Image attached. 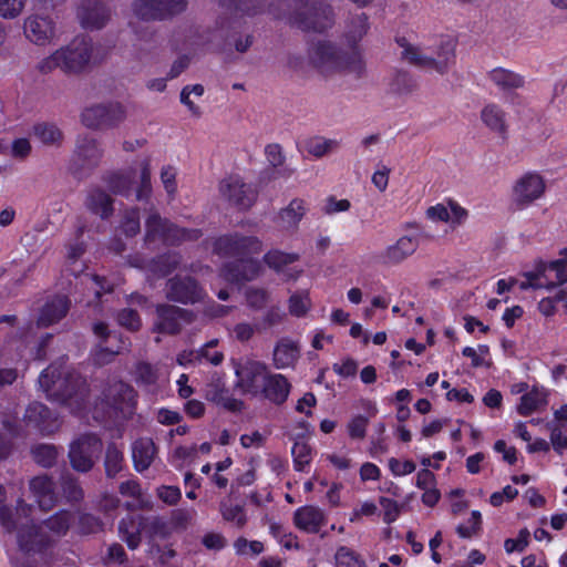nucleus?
I'll use <instances>...</instances> for the list:
<instances>
[{"instance_id":"1","label":"nucleus","mask_w":567,"mask_h":567,"mask_svg":"<svg viewBox=\"0 0 567 567\" xmlns=\"http://www.w3.org/2000/svg\"><path fill=\"white\" fill-rule=\"evenodd\" d=\"M32 506L23 499L17 503L16 513L7 506H0V524L9 533L17 532L19 547L25 551H41L55 538L66 535L74 515L69 511H59L43 522L42 526L30 524Z\"/></svg>"},{"instance_id":"2","label":"nucleus","mask_w":567,"mask_h":567,"mask_svg":"<svg viewBox=\"0 0 567 567\" xmlns=\"http://www.w3.org/2000/svg\"><path fill=\"white\" fill-rule=\"evenodd\" d=\"M308 55L310 63L324 75L340 73L361 79L367 72L360 49L343 52L333 42L318 41L311 45Z\"/></svg>"},{"instance_id":"3","label":"nucleus","mask_w":567,"mask_h":567,"mask_svg":"<svg viewBox=\"0 0 567 567\" xmlns=\"http://www.w3.org/2000/svg\"><path fill=\"white\" fill-rule=\"evenodd\" d=\"M39 385L50 400L72 405L84 401L86 395V382L75 371L68 369L62 363H53L39 377Z\"/></svg>"},{"instance_id":"4","label":"nucleus","mask_w":567,"mask_h":567,"mask_svg":"<svg viewBox=\"0 0 567 567\" xmlns=\"http://www.w3.org/2000/svg\"><path fill=\"white\" fill-rule=\"evenodd\" d=\"M92 55V41L85 37H76L66 45L40 60L37 70L41 74H50L58 69L65 74H80L90 66Z\"/></svg>"},{"instance_id":"5","label":"nucleus","mask_w":567,"mask_h":567,"mask_svg":"<svg viewBox=\"0 0 567 567\" xmlns=\"http://www.w3.org/2000/svg\"><path fill=\"white\" fill-rule=\"evenodd\" d=\"M136 396V391L133 386L122 381H116L104 389L101 405L110 420L127 419L135 411Z\"/></svg>"},{"instance_id":"6","label":"nucleus","mask_w":567,"mask_h":567,"mask_svg":"<svg viewBox=\"0 0 567 567\" xmlns=\"http://www.w3.org/2000/svg\"><path fill=\"white\" fill-rule=\"evenodd\" d=\"M145 227L147 243L161 240L168 245H176L186 240H197L202 237L200 230L179 228L163 219L156 212L150 214Z\"/></svg>"},{"instance_id":"7","label":"nucleus","mask_w":567,"mask_h":567,"mask_svg":"<svg viewBox=\"0 0 567 567\" xmlns=\"http://www.w3.org/2000/svg\"><path fill=\"white\" fill-rule=\"evenodd\" d=\"M126 116V107L123 104L109 102L86 107L81 114V120L86 127L97 130L116 127Z\"/></svg>"},{"instance_id":"8","label":"nucleus","mask_w":567,"mask_h":567,"mask_svg":"<svg viewBox=\"0 0 567 567\" xmlns=\"http://www.w3.org/2000/svg\"><path fill=\"white\" fill-rule=\"evenodd\" d=\"M102 441L93 435L85 434L73 441L69 450L72 467L78 472H89L102 452Z\"/></svg>"},{"instance_id":"9","label":"nucleus","mask_w":567,"mask_h":567,"mask_svg":"<svg viewBox=\"0 0 567 567\" xmlns=\"http://www.w3.org/2000/svg\"><path fill=\"white\" fill-rule=\"evenodd\" d=\"M290 21L302 30L322 32L333 24V12L327 4H305L297 8Z\"/></svg>"},{"instance_id":"10","label":"nucleus","mask_w":567,"mask_h":567,"mask_svg":"<svg viewBox=\"0 0 567 567\" xmlns=\"http://www.w3.org/2000/svg\"><path fill=\"white\" fill-rule=\"evenodd\" d=\"M102 156L103 151L94 138L80 136L71 158L70 169L74 175L82 177L100 164Z\"/></svg>"},{"instance_id":"11","label":"nucleus","mask_w":567,"mask_h":567,"mask_svg":"<svg viewBox=\"0 0 567 567\" xmlns=\"http://www.w3.org/2000/svg\"><path fill=\"white\" fill-rule=\"evenodd\" d=\"M261 249L262 244L255 236L225 235L217 238L214 243V251L216 254L240 257V259L252 254H259Z\"/></svg>"},{"instance_id":"12","label":"nucleus","mask_w":567,"mask_h":567,"mask_svg":"<svg viewBox=\"0 0 567 567\" xmlns=\"http://www.w3.org/2000/svg\"><path fill=\"white\" fill-rule=\"evenodd\" d=\"M219 192L230 205L243 210L250 208L257 198V192L252 186L237 175L224 178L219 183Z\"/></svg>"},{"instance_id":"13","label":"nucleus","mask_w":567,"mask_h":567,"mask_svg":"<svg viewBox=\"0 0 567 567\" xmlns=\"http://www.w3.org/2000/svg\"><path fill=\"white\" fill-rule=\"evenodd\" d=\"M235 373L238 378L237 386L246 393L258 394L269 370L266 363L247 359L236 365Z\"/></svg>"},{"instance_id":"14","label":"nucleus","mask_w":567,"mask_h":567,"mask_svg":"<svg viewBox=\"0 0 567 567\" xmlns=\"http://www.w3.org/2000/svg\"><path fill=\"white\" fill-rule=\"evenodd\" d=\"M204 296L203 288L189 276H175L166 284V297L175 302L195 303L200 301Z\"/></svg>"},{"instance_id":"15","label":"nucleus","mask_w":567,"mask_h":567,"mask_svg":"<svg viewBox=\"0 0 567 567\" xmlns=\"http://www.w3.org/2000/svg\"><path fill=\"white\" fill-rule=\"evenodd\" d=\"M156 315L154 330L165 334H176L181 331L183 323L192 321L189 311L172 305H158Z\"/></svg>"},{"instance_id":"16","label":"nucleus","mask_w":567,"mask_h":567,"mask_svg":"<svg viewBox=\"0 0 567 567\" xmlns=\"http://www.w3.org/2000/svg\"><path fill=\"white\" fill-rule=\"evenodd\" d=\"M545 181L537 173H526L514 185V203L523 208L540 198L545 193Z\"/></svg>"},{"instance_id":"17","label":"nucleus","mask_w":567,"mask_h":567,"mask_svg":"<svg viewBox=\"0 0 567 567\" xmlns=\"http://www.w3.org/2000/svg\"><path fill=\"white\" fill-rule=\"evenodd\" d=\"M23 33L33 44L44 47L54 40L55 25L49 17L31 14L24 20Z\"/></svg>"},{"instance_id":"18","label":"nucleus","mask_w":567,"mask_h":567,"mask_svg":"<svg viewBox=\"0 0 567 567\" xmlns=\"http://www.w3.org/2000/svg\"><path fill=\"white\" fill-rule=\"evenodd\" d=\"M300 355V343L289 337H282L274 347L272 365L278 370L295 369Z\"/></svg>"},{"instance_id":"19","label":"nucleus","mask_w":567,"mask_h":567,"mask_svg":"<svg viewBox=\"0 0 567 567\" xmlns=\"http://www.w3.org/2000/svg\"><path fill=\"white\" fill-rule=\"evenodd\" d=\"M134 381L146 392L157 394L165 385L167 379L158 365L142 361L135 365Z\"/></svg>"},{"instance_id":"20","label":"nucleus","mask_w":567,"mask_h":567,"mask_svg":"<svg viewBox=\"0 0 567 567\" xmlns=\"http://www.w3.org/2000/svg\"><path fill=\"white\" fill-rule=\"evenodd\" d=\"M293 523L302 532L317 534L327 524V516L321 508L306 505L296 509Z\"/></svg>"},{"instance_id":"21","label":"nucleus","mask_w":567,"mask_h":567,"mask_svg":"<svg viewBox=\"0 0 567 567\" xmlns=\"http://www.w3.org/2000/svg\"><path fill=\"white\" fill-rule=\"evenodd\" d=\"M419 247V240L412 236H401L394 244L388 246L381 254L384 265H399L412 256Z\"/></svg>"},{"instance_id":"22","label":"nucleus","mask_w":567,"mask_h":567,"mask_svg":"<svg viewBox=\"0 0 567 567\" xmlns=\"http://www.w3.org/2000/svg\"><path fill=\"white\" fill-rule=\"evenodd\" d=\"M29 488L34 502L42 511H50L56 504L54 483L48 475L33 477L29 483Z\"/></svg>"},{"instance_id":"23","label":"nucleus","mask_w":567,"mask_h":567,"mask_svg":"<svg viewBox=\"0 0 567 567\" xmlns=\"http://www.w3.org/2000/svg\"><path fill=\"white\" fill-rule=\"evenodd\" d=\"M70 309V300L65 296H55L49 299L40 309L37 320L38 327L47 328L64 318Z\"/></svg>"},{"instance_id":"24","label":"nucleus","mask_w":567,"mask_h":567,"mask_svg":"<svg viewBox=\"0 0 567 567\" xmlns=\"http://www.w3.org/2000/svg\"><path fill=\"white\" fill-rule=\"evenodd\" d=\"M260 271V264L251 258H241L236 262H230L224 266L223 276L226 280L231 282H239L244 280L255 279Z\"/></svg>"},{"instance_id":"25","label":"nucleus","mask_w":567,"mask_h":567,"mask_svg":"<svg viewBox=\"0 0 567 567\" xmlns=\"http://www.w3.org/2000/svg\"><path fill=\"white\" fill-rule=\"evenodd\" d=\"M290 388L291 385L285 375L269 372L260 393L271 402L281 404L287 400Z\"/></svg>"},{"instance_id":"26","label":"nucleus","mask_w":567,"mask_h":567,"mask_svg":"<svg viewBox=\"0 0 567 567\" xmlns=\"http://www.w3.org/2000/svg\"><path fill=\"white\" fill-rule=\"evenodd\" d=\"M396 43L402 49V60L420 69L433 70V56L427 54L423 48L410 43L405 38L396 39Z\"/></svg>"},{"instance_id":"27","label":"nucleus","mask_w":567,"mask_h":567,"mask_svg":"<svg viewBox=\"0 0 567 567\" xmlns=\"http://www.w3.org/2000/svg\"><path fill=\"white\" fill-rule=\"evenodd\" d=\"M156 456V447L151 439L142 437L132 445V457L137 472L147 470Z\"/></svg>"},{"instance_id":"28","label":"nucleus","mask_w":567,"mask_h":567,"mask_svg":"<svg viewBox=\"0 0 567 567\" xmlns=\"http://www.w3.org/2000/svg\"><path fill=\"white\" fill-rule=\"evenodd\" d=\"M79 18L84 28L101 29L109 20L110 13L104 4L95 1L92 6H82L79 10Z\"/></svg>"},{"instance_id":"29","label":"nucleus","mask_w":567,"mask_h":567,"mask_svg":"<svg viewBox=\"0 0 567 567\" xmlns=\"http://www.w3.org/2000/svg\"><path fill=\"white\" fill-rule=\"evenodd\" d=\"M142 516L128 515L118 523V534L130 549H136L141 544Z\"/></svg>"},{"instance_id":"30","label":"nucleus","mask_w":567,"mask_h":567,"mask_svg":"<svg viewBox=\"0 0 567 567\" xmlns=\"http://www.w3.org/2000/svg\"><path fill=\"white\" fill-rule=\"evenodd\" d=\"M298 259L299 255L287 254L280 250H271L264 256L265 262L277 272H284L287 279H296L298 277L300 271L290 268L287 270L285 269Z\"/></svg>"},{"instance_id":"31","label":"nucleus","mask_w":567,"mask_h":567,"mask_svg":"<svg viewBox=\"0 0 567 567\" xmlns=\"http://www.w3.org/2000/svg\"><path fill=\"white\" fill-rule=\"evenodd\" d=\"M85 206L101 218H109L113 214V199L101 188H93L89 192Z\"/></svg>"},{"instance_id":"32","label":"nucleus","mask_w":567,"mask_h":567,"mask_svg":"<svg viewBox=\"0 0 567 567\" xmlns=\"http://www.w3.org/2000/svg\"><path fill=\"white\" fill-rule=\"evenodd\" d=\"M369 22L368 16L365 13H358L351 16L347 23L343 37L347 43L352 48V50L358 49L357 44L363 39V37L368 33Z\"/></svg>"},{"instance_id":"33","label":"nucleus","mask_w":567,"mask_h":567,"mask_svg":"<svg viewBox=\"0 0 567 567\" xmlns=\"http://www.w3.org/2000/svg\"><path fill=\"white\" fill-rule=\"evenodd\" d=\"M548 403L547 392L543 388L534 386L529 392L520 398L517 406L518 414L528 416L538 409L545 408Z\"/></svg>"},{"instance_id":"34","label":"nucleus","mask_w":567,"mask_h":567,"mask_svg":"<svg viewBox=\"0 0 567 567\" xmlns=\"http://www.w3.org/2000/svg\"><path fill=\"white\" fill-rule=\"evenodd\" d=\"M488 79L502 91L516 90L522 87L525 83L522 75L503 68L493 69L488 73Z\"/></svg>"},{"instance_id":"35","label":"nucleus","mask_w":567,"mask_h":567,"mask_svg":"<svg viewBox=\"0 0 567 567\" xmlns=\"http://www.w3.org/2000/svg\"><path fill=\"white\" fill-rule=\"evenodd\" d=\"M206 398L231 412L240 411L244 405L243 401L229 395L228 390L220 383L209 384Z\"/></svg>"},{"instance_id":"36","label":"nucleus","mask_w":567,"mask_h":567,"mask_svg":"<svg viewBox=\"0 0 567 567\" xmlns=\"http://www.w3.org/2000/svg\"><path fill=\"white\" fill-rule=\"evenodd\" d=\"M455 42L453 40L441 41L435 54H433V71L444 74L455 59Z\"/></svg>"},{"instance_id":"37","label":"nucleus","mask_w":567,"mask_h":567,"mask_svg":"<svg viewBox=\"0 0 567 567\" xmlns=\"http://www.w3.org/2000/svg\"><path fill=\"white\" fill-rule=\"evenodd\" d=\"M483 123L493 132L503 135L506 132V117L504 111L496 104L486 105L481 112Z\"/></svg>"},{"instance_id":"38","label":"nucleus","mask_w":567,"mask_h":567,"mask_svg":"<svg viewBox=\"0 0 567 567\" xmlns=\"http://www.w3.org/2000/svg\"><path fill=\"white\" fill-rule=\"evenodd\" d=\"M539 272L542 275V280L548 285L547 288L561 285L567 281V260L559 259L551 261L544 266Z\"/></svg>"},{"instance_id":"39","label":"nucleus","mask_w":567,"mask_h":567,"mask_svg":"<svg viewBox=\"0 0 567 567\" xmlns=\"http://www.w3.org/2000/svg\"><path fill=\"white\" fill-rule=\"evenodd\" d=\"M305 150L308 154L320 158L339 150L340 142L333 138L313 136L305 141Z\"/></svg>"},{"instance_id":"40","label":"nucleus","mask_w":567,"mask_h":567,"mask_svg":"<svg viewBox=\"0 0 567 567\" xmlns=\"http://www.w3.org/2000/svg\"><path fill=\"white\" fill-rule=\"evenodd\" d=\"M306 207L301 199H292L290 204L280 212L279 221L284 228H292L301 220Z\"/></svg>"},{"instance_id":"41","label":"nucleus","mask_w":567,"mask_h":567,"mask_svg":"<svg viewBox=\"0 0 567 567\" xmlns=\"http://www.w3.org/2000/svg\"><path fill=\"white\" fill-rule=\"evenodd\" d=\"M135 179V172L114 173L109 176L107 185L110 189L117 195L128 196Z\"/></svg>"},{"instance_id":"42","label":"nucleus","mask_w":567,"mask_h":567,"mask_svg":"<svg viewBox=\"0 0 567 567\" xmlns=\"http://www.w3.org/2000/svg\"><path fill=\"white\" fill-rule=\"evenodd\" d=\"M34 136L45 145H59L63 140L60 128L51 123H39L33 127Z\"/></svg>"},{"instance_id":"43","label":"nucleus","mask_w":567,"mask_h":567,"mask_svg":"<svg viewBox=\"0 0 567 567\" xmlns=\"http://www.w3.org/2000/svg\"><path fill=\"white\" fill-rule=\"evenodd\" d=\"M32 457L37 464L42 467H51L58 458V450L51 444H38L31 450Z\"/></svg>"},{"instance_id":"44","label":"nucleus","mask_w":567,"mask_h":567,"mask_svg":"<svg viewBox=\"0 0 567 567\" xmlns=\"http://www.w3.org/2000/svg\"><path fill=\"white\" fill-rule=\"evenodd\" d=\"M311 301L307 291H298L288 300L289 313L295 317H303L310 309Z\"/></svg>"},{"instance_id":"45","label":"nucleus","mask_w":567,"mask_h":567,"mask_svg":"<svg viewBox=\"0 0 567 567\" xmlns=\"http://www.w3.org/2000/svg\"><path fill=\"white\" fill-rule=\"evenodd\" d=\"M123 452L114 444H110L105 455V472L109 477H114L123 467Z\"/></svg>"},{"instance_id":"46","label":"nucleus","mask_w":567,"mask_h":567,"mask_svg":"<svg viewBox=\"0 0 567 567\" xmlns=\"http://www.w3.org/2000/svg\"><path fill=\"white\" fill-rule=\"evenodd\" d=\"M291 454L293 457V466L297 471H303L312 458V450L309 444L303 441H297L293 444Z\"/></svg>"},{"instance_id":"47","label":"nucleus","mask_w":567,"mask_h":567,"mask_svg":"<svg viewBox=\"0 0 567 567\" xmlns=\"http://www.w3.org/2000/svg\"><path fill=\"white\" fill-rule=\"evenodd\" d=\"M218 339H213L198 349V363L208 362L213 365H219L224 361V353L216 349Z\"/></svg>"},{"instance_id":"48","label":"nucleus","mask_w":567,"mask_h":567,"mask_svg":"<svg viewBox=\"0 0 567 567\" xmlns=\"http://www.w3.org/2000/svg\"><path fill=\"white\" fill-rule=\"evenodd\" d=\"M391 89L398 94H409L416 89V83L410 73L396 71L391 82Z\"/></svg>"},{"instance_id":"49","label":"nucleus","mask_w":567,"mask_h":567,"mask_svg":"<svg viewBox=\"0 0 567 567\" xmlns=\"http://www.w3.org/2000/svg\"><path fill=\"white\" fill-rule=\"evenodd\" d=\"M337 567H365L364 561L352 549L341 546L337 549L336 555Z\"/></svg>"},{"instance_id":"50","label":"nucleus","mask_w":567,"mask_h":567,"mask_svg":"<svg viewBox=\"0 0 567 567\" xmlns=\"http://www.w3.org/2000/svg\"><path fill=\"white\" fill-rule=\"evenodd\" d=\"M158 20H164L182 13L187 7V0H156Z\"/></svg>"},{"instance_id":"51","label":"nucleus","mask_w":567,"mask_h":567,"mask_svg":"<svg viewBox=\"0 0 567 567\" xmlns=\"http://www.w3.org/2000/svg\"><path fill=\"white\" fill-rule=\"evenodd\" d=\"M63 495L70 502H79L83 498L84 493L76 478L66 474L61 478Z\"/></svg>"},{"instance_id":"52","label":"nucleus","mask_w":567,"mask_h":567,"mask_svg":"<svg viewBox=\"0 0 567 567\" xmlns=\"http://www.w3.org/2000/svg\"><path fill=\"white\" fill-rule=\"evenodd\" d=\"M158 10L156 0H135L133 3L134 13L143 20H158Z\"/></svg>"},{"instance_id":"53","label":"nucleus","mask_w":567,"mask_h":567,"mask_svg":"<svg viewBox=\"0 0 567 567\" xmlns=\"http://www.w3.org/2000/svg\"><path fill=\"white\" fill-rule=\"evenodd\" d=\"M140 213L137 208L128 209L124 213L121 229L122 231L128 236H135L140 231Z\"/></svg>"},{"instance_id":"54","label":"nucleus","mask_w":567,"mask_h":567,"mask_svg":"<svg viewBox=\"0 0 567 567\" xmlns=\"http://www.w3.org/2000/svg\"><path fill=\"white\" fill-rule=\"evenodd\" d=\"M246 301L250 308L260 310L270 301V295L262 288H249L246 290Z\"/></svg>"},{"instance_id":"55","label":"nucleus","mask_w":567,"mask_h":567,"mask_svg":"<svg viewBox=\"0 0 567 567\" xmlns=\"http://www.w3.org/2000/svg\"><path fill=\"white\" fill-rule=\"evenodd\" d=\"M27 0H0V17L16 19L24 9Z\"/></svg>"},{"instance_id":"56","label":"nucleus","mask_w":567,"mask_h":567,"mask_svg":"<svg viewBox=\"0 0 567 567\" xmlns=\"http://www.w3.org/2000/svg\"><path fill=\"white\" fill-rule=\"evenodd\" d=\"M379 503L383 509V522L385 524L395 522L401 513V507L398 502L382 496L379 498Z\"/></svg>"},{"instance_id":"57","label":"nucleus","mask_w":567,"mask_h":567,"mask_svg":"<svg viewBox=\"0 0 567 567\" xmlns=\"http://www.w3.org/2000/svg\"><path fill=\"white\" fill-rule=\"evenodd\" d=\"M482 515L478 511H473L467 525H458L456 532L462 538H471L481 528Z\"/></svg>"},{"instance_id":"58","label":"nucleus","mask_w":567,"mask_h":567,"mask_svg":"<svg viewBox=\"0 0 567 567\" xmlns=\"http://www.w3.org/2000/svg\"><path fill=\"white\" fill-rule=\"evenodd\" d=\"M221 515L224 519L234 523L237 527H243L246 524V515L239 505H223Z\"/></svg>"},{"instance_id":"59","label":"nucleus","mask_w":567,"mask_h":567,"mask_svg":"<svg viewBox=\"0 0 567 567\" xmlns=\"http://www.w3.org/2000/svg\"><path fill=\"white\" fill-rule=\"evenodd\" d=\"M117 322L120 326L136 331L141 328V318L138 313L133 309H123L117 315Z\"/></svg>"},{"instance_id":"60","label":"nucleus","mask_w":567,"mask_h":567,"mask_svg":"<svg viewBox=\"0 0 567 567\" xmlns=\"http://www.w3.org/2000/svg\"><path fill=\"white\" fill-rule=\"evenodd\" d=\"M529 532L524 528L518 533L517 538H508L504 543V548L506 553L511 554L513 551H523L529 543Z\"/></svg>"},{"instance_id":"61","label":"nucleus","mask_w":567,"mask_h":567,"mask_svg":"<svg viewBox=\"0 0 567 567\" xmlns=\"http://www.w3.org/2000/svg\"><path fill=\"white\" fill-rule=\"evenodd\" d=\"M547 429L550 432V442L554 450L558 453H561L567 449V436L563 434L565 429L559 427L556 423H547Z\"/></svg>"},{"instance_id":"62","label":"nucleus","mask_w":567,"mask_h":567,"mask_svg":"<svg viewBox=\"0 0 567 567\" xmlns=\"http://www.w3.org/2000/svg\"><path fill=\"white\" fill-rule=\"evenodd\" d=\"M82 282L94 290L96 298H100L103 292L112 290V286L104 277L85 275Z\"/></svg>"},{"instance_id":"63","label":"nucleus","mask_w":567,"mask_h":567,"mask_svg":"<svg viewBox=\"0 0 567 567\" xmlns=\"http://www.w3.org/2000/svg\"><path fill=\"white\" fill-rule=\"evenodd\" d=\"M78 528L81 534H93L101 530L102 524L95 516L91 514H82L79 516Z\"/></svg>"},{"instance_id":"64","label":"nucleus","mask_w":567,"mask_h":567,"mask_svg":"<svg viewBox=\"0 0 567 567\" xmlns=\"http://www.w3.org/2000/svg\"><path fill=\"white\" fill-rule=\"evenodd\" d=\"M369 419L363 415L354 416L348 424V432L352 439H363L365 436Z\"/></svg>"}]
</instances>
